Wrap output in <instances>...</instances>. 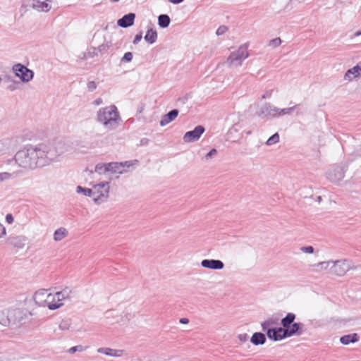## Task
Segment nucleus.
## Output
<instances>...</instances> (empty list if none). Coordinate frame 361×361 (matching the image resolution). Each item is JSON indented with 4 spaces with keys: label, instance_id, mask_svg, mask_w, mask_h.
Wrapping results in <instances>:
<instances>
[{
    "label": "nucleus",
    "instance_id": "nucleus-1",
    "mask_svg": "<svg viewBox=\"0 0 361 361\" xmlns=\"http://www.w3.org/2000/svg\"><path fill=\"white\" fill-rule=\"evenodd\" d=\"M39 159V167L49 164L67 151V146L63 140L35 145Z\"/></svg>",
    "mask_w": 361,
    "mask_h": 361
},
{
    "label": "nucleus",
    "instance_id": "nucleus-2",
    "mask_svg": "<svg viewBox=\"0 0 361 361\" xmlns=\"http://www.w3.org/2000/svg\"><path fill=\"white\" fill-rule=\"evenodd\" d=\"M312 267L318 268L319 270L329 271L330 274L339 277L345 276L350 270L357 269L355 263L349 259L320 262Z\"/></svg>",
    "mask_w": 361,
    "mask_h": 361
},
{
    "label": "nucleus",
    "instance_id": "nucleus-3",
    "mask_svg": "<svg viewBox=\"0 0 361 361\" xmlns=\"http://www.w3.org/2000/svg\"><path fill=\"white\" fill-rule=\"evenodd\" d=\"M97 121L101 123L104 128L113 130L118 127L121 118L117 107L114 104H111L100 108L97 111Z\"/></svg>",
    "mask_w": 361,
    "mask_h": 361
},
{
    "label": "nucleus",
    "instance_id": "nucleus-4",
    "mask_svg": "<svg viewBox=\"0 0 361 361\" xmlns=\"http://www.w3.org/2000/svg\"><path fill=\"white\" fill-rule=\"evenodd\" d=\"M26 313L19 308L0 311V324L11 329H18L25 323Z\"/></svg>",
    "mask_w": 361,
    "mask_h": 361
},
{
    "label": "nucleus",
    "instance_id": "nucleus-5",
    "mask_svg": "<svg viewBox=\"0 0 361 361\" xmlns=\"http://www.w3.org/2000/svg\"><path fill=\"white\" fill-rule=\"evenodd\" d=\"M295 317L296 316L294 313L289 312L281 322L282 326L286 328V331H284L283 334L288 335L289 337L295 335L300 336L303 333L302 330L303 324L294 322Z\"/></svg>",
    "mask_w": 361,
    "mask_h": 361
},
{
    "label": "nucleus",
    "instance_id": "nucleus-6",
    "mask_svg": "<svg viewBox=\"0 0 361 361\" xmlns=\"http://www.w3.org/2000/svg\"><path fill=\"white\" fill-rule=\"evenodd\" d=\"M93 197L92 200L96 204H101L107 201L109 192L110 183L108 181L101 182L92 185Z\"/></svg>",
    "mask_w": 361,
    "mask_h": 361
},
{
    "label": "nucleus",
    "instance_id": "nucleus-7",
    "mask_svg": "<svg viewBox=\"0 0 361 361\" xmlns=\"http://www.w3.org/2000/svg\"><path fill=\"white\" fill-rule=\"evenodd\" d=\"M249 56L247 45H241L238 50L231 53L226 59V63L228 67H238L243 63V61Z\"/></svg>",
    "mask_w": 361,
    "mask_h": 361
},
{
    "label": "nucleus",
    "instance_id": "nucleus-8",
    "mask_svg": "<svg viewBox=\"0 0 361 361\" xmlns=\"http://www.w3.org/2000/svg\"><path fill=\"white\" fill-rule=\"evenodd\" d=\"M14 159L20 167L30 169H34L28 145H26L23 149L19 150L15 154Z\"/></svg>",
    "mask_w": 361,
    "mask_h": 361
},
{
    "label": "nucleus",
    "instance_id": "nucleus-9",
    "mask_svg": "<svg viewBox=\"0 0 361 361\" xmlns=\"http://www.w3.org/2000/svg\"><path fill=\"white\" fill-rule=\"evenodd\" d=\"M12 70L23 82H30L34 77V72L21 63L13 65Z\"/></svg>",
    "mask_w": 361,
    "mask_h": 361
},
{
    "label": "nucleus",
    "instance_id": "nucleus-10",
    "mask_svg": "<svg viewBox=\"0 0 361 361\" xmlns=\"http://www.w3.org/2000/svg\"><path fill=\"white\" fill-rule=\"evenodd\" d=\"M258 116L268 118H279V108L271 103H265L260 107Z\"/></svg>",
    "mask_w": 361,
    "mask_h": 361
},
{
    "label": "nucleus",
    "instance_id": "nucleus-11",
    "mask_svg": "<svg viewBox=\"0 0 361 361\" xmlns=\"http://www.w3.org/2000/svg\"><path fill=\"white\" fill-rule=\"evenodd\" d=\"M204 131L205 129L202 126H197L192 130L188 131L184 134L183 141L187 143L197 141Z\"/></svg>",
    "mask_w": 361,
    "mask_h": 361
},
{
    "label": "nucleus",
    "instance_id": "nucleus-12",
    "mask_svg": "<svg viewBox=\"0 0 361 361\" xmlns=\"http://www.w3.org/2000/svg\"><path fill=\"white\" fill-rule=\"evenodd\" d=\"M132 161H124V162H109L107 163V168L109 169V172L111 173H119L122 174L126 172V170L124 169L125 167L129 168L133 165Z\"/></svg>",
    "mask_w": 361,
    "mask_h": 361
},
{
    "label": "nucleus",
    "instance_id": "nucleus-13",
    "mask_svg": "<svg viewBox=\"0 0 361 361\" xmlns=\"http://www.w3.org/2000/svg\"><path fill=\"white\" fill-rule=\"evenodd\" d=\"M56 297L58 301H61L63 304L66 301L72 300L75 295V290L71 287H65L61 290L57 291Z\"/></svg>",
    "mask_w": 361,
    "mask_h": 361
},
{
    "label": "nucleus",
    "instance_id": "nucleus-14",
    "mask_svg": "<svg viewBox=\"0 0 361 361\" xmlns=\"http://www.w3.org/2000/svg\"><path fill=\"white\" fill-rule=\"evenodd\" d=\"M284 331H286V328L283 326L271 329V330H268V332H267V336L270 340L274 341H281L286 338H289L288 335L283 334Z\"/></svg>",
    "mask_w": 361,
    "mask_h": 361
},
{
    "label": "nucleus",
    "instance_id": "nucleus-15",
    "mask_svg": "<svg viewBox=\"0 0 361 361\" xmlns=\"http://www.w3.org/2000/svg\"><path fill=\"white\" fill-rule=\"evenodd\" d=\"M361 76V61L353 66V68L348 69L343 76V80L347 82H352L353 80H355Z\"/></svg>",
    "mask_w": 361,
    "mask_h": 361
},
{
    "label": "nucleus",
    "instance_id": "nucleus-16",
    "mask_svg": "<svg viewBox=\"0 0 361 361\" xmlns=\"http://www.w3.org/2000/svg\"><path fill=\"white\" fill-rule=\"evenodd\" d=\"M201 266L204 268L221 270L224 267V264L219 259H205L202 260Z\"/></svg>",
    "mask_w": 361,
    "mask_h": 361
},
{
    "label": "nucleus",
    "instance_id": "nucleus-17",
    "mask_svg": "<svg viewBox=\"0 0 361 361\" xmlns=\"http://www.w3.org/2000/svg\"><path fill=\"white\" fill-rule=\"evenodd\" d=\"M52 0H32V7L41 12H48L51 8Z\"/></svg>",
    "mask_w": 361,
    "mask_h": 361
},
{
    "label": "nucleus",
    "instance_id": "nucleus-18",
    "mask_svg": "<svg viewBox=\"0 0 361 361\" xmlns=\"http://www.w3.org/2000/svg\"><path fill=\"white\" fill-rule=\"evenodd\" d=\"M49 293L47 290H39L35 293L34 300L36 304L42 307H47V299Z\"/></svg>",
    "mask_w": 361,
    "mask_h": 361
},
{
    "label": "nucleus",
    "instance_id": "nucleus-19",
    "mask_svg": "<svg viewBox=\"0 0 361 361\" xmlns=\"http://www.w3.org/2000/svg\"><path fill=\"white\" fill-rule=\"evenodd\" d=\"M135 15L133 13H130L123 16L121 18L118 20L117 24L119 27L126 28L133 25Z\"/></svg>",
    "mask_w": 361,
    "mask_h": 361
},
{
    "label": "nucleus",
    "instance_id": "nucleus-20",
    "mask_svg": "<svg viewBox=\"0 0 361 361\" xmlns=\"http://www.w3.org/2000/svg\"><path fill=\"white\" fill-rule=\"evenodd\" d=\"M344 178V171L342 168L336 166L328 173V178L332 182L340 181Z\"/></svg>",
    "mask_w": 361,
    "mask_h": 361
},
{
    "label": "nucleus",
    "instance_id": "nucleus-21",
    "mask_svg": "<svg viewBox=\"0 0 361 361\" xmlns=\"http://www.w3.org/2000/svg\"><path fill=\"white\" fill-rule=\"evenodd\" d=\"M56 293H49L47 299V307L49 310H56L63 305V303L61 301H58L57 298L56 297Z\"/></svg>",
    "mask_w": 361,
    "mask_h": 361
},
{
    "label": "nucleus",
    "instance_id": "nucleus-22",
    "mask_svg": "<svg viewBox=\"0 0 361 361\" xmlns=\"http://www.w3.org/2000/svg\"><path fill=\"white\" fill-rule=\"evenodd\" d=\"M26 238L23 235L10 236L7 239V243L17 248H23L25 246Z\"/></svg>",
    "mask_w": 361,
    "mask_h": 361
},
{
    "label": "nucleus",
    "instance_id": "nucleus-23",
    "mask_svg": "<svg viewBox=\"0 0 361 361\" xmlns=\"http://www.w3.org/2000/svg\"><path fill=\"white\" fill-rule=\"evenodd\" d=\"M178 114L179 111L178 109H173L161 117L159 123L160 126L163 127L173 121L177 118Z\"/></svg>",
    "mask_w": 361,
    "mask_h": 361
},
{
    "label": "nucleus",
    "instance_id": "nucleus-24",
    "mask_svg": "<svg viewBox=\"0 0 361 361\" xmlns=\"http://www.w3.org/2000/svg\"><path fill=\"white\" fill-rule=\"evenodd\" d=\"M97 352L111 357H121L123 354V350H115L109 348H99L97 349Z\"/></svg>",
    "mask_w": 361,
    "mask_h": 361
},
{
    "label": "nucleus",
    "instance_id": "nucleus-25",
    "mask_svg": "<svg viewBox=\"0 0 361 361\" xmlns=\"http://www.w3.org/2000/svg\"><path fill=\"white\" fill-rule=\"evenodd\" d=\"M279 318L271 317L261 323L262 329L263 331L268 332L271 330V327L279 324Z\"/></svg>",
    "mask_w": 361,
    "mask_h": 361
},
{
    "label": "nucleus",
    "instance_id": "nucleus-26",
    "mask_svg": "<svg viewBox=\"0 0 361 361\" xmlns=\"http://www.w3.org/2000/svg\"><path fill=\"white\" fill-rule=\"evenodd\" d=\"M250 341L255 345H263L266 342V336L261 332H256L253 334Z\"/></svg>",
    "mask_w": 361,
    "mask_h": 361
},
{
    "label": "nucleus",
    "instance_id": "nucleus-27",
    "mask_svg": "<svg viewBox=\"0 0 361 361\" xmlns=\"http://www.w3.org/2000/svg\"><path fill=\"white\" fill-rule=\"evenodd\" d=\"M359 339V337L357 334H350L348 335L343 336L340 338V342L343 345H348L350 343H354L357 342Z\"/></svg>",
    "mask_w": 361,
    "mask_h": 361
},
{
    "label": "nucleus",
    "instance_id": "nucleus-28",
    "mask_svg": "<svg viewBox=\"0 0 361 361\" xmlns=\"http://www.w3.org/2000/svg\"><path fill=\"white\" fill-rule=\"evenodd\" d=\"M144 39L147 43L150 44L155 43L157 39V31L152 27L148 28Z\"/></svg>",
    "mask_w": 361,
    "mask_h": 361
},
{
    "label": "nucleus",
    "instance_id": "nucleus-29",
    "mask_svg": "<svg viewBox=\"0 0 361 361\" xmlns=\"http://www.w3.org/2000/svg\"><path fill=\"white\" fill-rule=\"evenodd\" d=\"M28 147L30 156L32 157V161L33 162L32 164L34 169L36 167H39V159L37 149H35V145H29Z\"/></svg>",
    "mask_w": 361,
    "mask_h": 361
},
{
    "label": "nucleus",
    "instance_id": "nucleus-30",
    "mask_svg": "<svg viewBox=\"0 0 361 361\" xmlns=\"http://www.w3.org/2000/svg\"><path fill=\"white\" fill-rule=\"evenodd\" d=\"M68 231L64 227H61L56 229L54 233V239L55 241H61L68 235Z\"/></svg>",
    "mask_w": 361,
    "mask_h": 361
},
{
    "label": "nucleus",
    "instance_id": "nucleus-31",
    "mask_svg": "<svg viewBox=\"0 0 361 361\" xmlns=\"http://www.w3.org/2000/svg\"><path fill=\"white\" fill-rule=\"evenodd\" d=\"M171 22L169 16L166 14H161L158 17V25L161 28L169 27Z\"/></svg>",
    "mask_w": 361,
    "mask_h": 361
},
{
    "label": "nucleus",
    "instance_id": "nucleus-32",
    "mask_svg": "<svg viewBox=\"0 0 361 361\" xmlns=\"http://www.w3.org/2000/svg\"><path fill=\"white\" fill-rule=\"evenodd\" d=\"M76 192L77 193H82L83 195L86 197H93V191L92 188H83L80 185L77 186L76 188Z\"/></svg>",
    "mask_w": 361,
    "mask_h": 361
},
{
    "label": "nucleus",
    "instance_id": "nucleus-33",
    "mask_svg": "<svg viewBox=\"0 0 361 361\" xmlns=\"http://www.w3.org/2000/svg\"><path fill=\"white\" fill-rule=\"evenodd\" d=\"M94 170H95V172H97L99 174L106 173L109 172V169L107 168V163L106 164H104V163L97 164L95 166Z\"/></svg>",
    "mask_w": 361,
    "mask_h": 361
},
{
    "label": "nucleus",
    "instance_id": "nucleus-34",
    "mask_svg": "<svg viewBox=\"0 0 361 361\" xmlns=\"http://www.w3.org/2000/svg\"><path fill=\"white\" fill-rule=\"evenodd\" d=\"M298 105H295L292 107L280 109L279 108V118L283 116L284 115H288L291 113L292 111L295 109Z\"/></svg>",
    "mask_w": 361,
    "mask_h": 361
},
{
    "label": "nucleus",
    "instance_id": "nucleus-35",
    "mask_svg": "<svg viewBox=\"0 0 361 361\" xmlns=\"http://www.w3.org/2000/svg\"><path fill=\"white\" fill-rule=\"evenodd\" d=\"M279 142V135L278 133H274L271 135L266 142V145L268 146L278 143Z\"/></svg>",
    "mask_w": 361,
    "mask_h": 361
},
{
    "label": "nucleus",
    "instance_id": "nucleus-36",
    "mask_svg": "<svg viewBox=\"0 0 361 361\" xmlns=\"http://www.w3.org/2000/svg\"><path fill=\"white\" fill-rule=\"evenodd\" d=\"M71 322L70 319H63L59 324V329L62 331L68 330L71 327Z\"/></svg>",
    "mask_w": 361,
    "mask_h": 361
},
{
    "label": "nucleus",
    "instance_id": "nucleus-37",
    "mask_svg": "<svg viewBox=\"0 0 361 361\" xmlns=\"http://www.w3.org/2000/svg\"><path fill=\"white\" fill-rule=\"evenodd\" d=\"M13 178V173L8 172L0 173V183L6 182Z\"/></svg>",
    "mask_w": 361,
    "mask_h": 361
},
{
    "label": "nucleus",
    "instance_id": "nucleus-38",
    "mask_svg": "<svg viewBox=\"0 0 361 361\" xmlns=\"http://www.w3.org/2000/svg\"><path fill=\"white\" fill-rule=\"evenodd\" d=\"M11 152L12 149L9 145H3L1 147H0V155L11 154Z\"/></svg>",
    "mask_w": 361,
    "mask_h": 361
},
{
    "label": "nucleus",
    "instance_id": "nucleus-39",
    "mask_svg": "<svg viewBox=\"0 0 361 361\" xmlns=\"http://www.w3.org/2000/svg\"><path fill=\"white\" fill-rule=\"evenodd\" d=\"M87 347H84L82 345H75V346H73V347H71L69 350H68V352L70 353H74L75 352H82L84 351L85 350L87 349Z\"/></svg>",
    "mask_w": 361,
    "mask_h": 361
},
{
    "label": "nucleus",
    "instance_id": "nucleus-40",
    "mask_svg": "<svg viewBox=\"0 0 361 361\" xmlns=\"http://www.w3.org/2000/svg\"><path fill=\"white\" fill-rule=\"evenodd\" d=\"M281 42H282V41H281V38L276 37L275 39L270 40L269 42V45L273 48H276V47H278L279 46H280Z\"/></svg>",
    "mask_w": 361,
    "mask_h": 361
},
{
    "label": "nucleus",
    "instance_id": "nucleus-41",
    "mask_svg": "<svg viewBox=\"0 0 361 361\" xmlns=\"http://www.w3.org/2000/svg\"><path fill=\"white\" fill-rule=\"evenodd\" d=\"M133 59V54L130 51L124 54L121 59V62H130Z\"/></svg>",
    "mask_w": 361,
    "mask_h": 361
},
{
    "label": "nucleus",
    "instance_id": "nucleus-42",
    "mask_svg": "<svg viewBox=\"0 0 361 361\" xmlns=\"http://www.w3.org/2000/svg\"><path fill=\"white\" fill-rule=\"evenodd\" d=\"M300 251L306 254H312L314 252V249L312 246H303L300 247Z\"/></svg>",
    "mask_w": 361,
    "mask_h": 361
},
{
    "label": "nucleus",
    "instance_id": "nucleus-43",
    "mask_svg": "<svg viewBox=\"0 0 361 361\" xmlns=\"http://www.w3.org/2000/svg\"><path fill=\"white\" fill-rule=\"evenodd\" d=\"M228 30V27L225 25H221L216 30V34L218 36L222 35L226 33Z\"/></svg>",
    "mask_w": 361,
    "mask_h": 361
},
{
    "label": "nucleus",
    "instance_id": "nucleus-44",
    "mask_svg": "<svg viewBox=\"0 0 361 361\" xmlns=\"http://www.w3.org/2000/svg\"><path fill=\"white\" fill-rule=\"evenodd\" d=\"M87 89L90 92H93L97 89V83L94 81H90L87 85Z\"/></svg>",
    "mask_w": 361,
    "mask_h": 361
},
{
    "label": "nucleus",
    "instance_id": "nucleus-45",
    "mask_svg": "<svg viewBox=\"0 0 361 361\" xmlns=\"http://www.w3.org/2000/svg\"><path fill=\"white\" fill-rule=\"evenodd\" d=\"M217 150L215 148L212 149L206 155V159H212L214 156L216 155Z\"/></svg>",
    "mask_w": 361,
    "mask_h": 361
},
{
    "label": "nucleus",
    "instance_id": "nucleus-46",
    "mask_svg": "<svg viewBox=\"0 0 361 361\" xmlns=\"http://www.w3.org/2000/svg\"><path fill=\"white\" fill-rule=\"evenodd\" d=\"M272 93H273V90H267L262 95V99H269L271 98V95H272Z\"/></svg>",
    "mask_w": 361,
    "mask_h": 361
},
{
    "label": "nucleus",
    "instance_id": "nucleus-47",
    "mask_svg": "<svg viewBox=\"0 0 361 361\" xmlns=\"http://www.w3.org/2000/svg\"><path fill=\"white\" fill-rule=\"evenodd\" d=\"M142 38V32L137 34L133 39V44H137L138 42H140L141 41Z\"/></svg>",
    "mask_w": 361,
    "mask_h": 361
},
{
    "label": "nucleus",
    "instance_id": "nucleus-48",
    "mask_svg": "<svg viewBox=\"0 0 361 361\" xmlns=\"http://www.w3.org/2000/svg\"><path fill=\"white\" fill-rule=\"evenodd\" d=\"M6 221L8 224H12L14 221V219H13V216L11 214H7L6 216Z\"/></svg>",
    "mask_w": 361,
    "mask_h": 361
},
{
    "label": "nucleus",
    "instance_id": "nucleus-49",
    "mask_svg": "<svg viewBox=\"0 0 361 361\" xmlns=\"http://www.w3.org/2000/svg\"><path fill=\"white\" fill-rule=\"evenodd\" d=\"M238 339L242 342H245L248 339V335L247 334H240L238 336Z\"/></svg>",
    "mask_w": 361,
    "mask_h": 361
},
{
    "label": "nucleus",
    "instance_id": "nucleus-50",
    "mask_svg": "<svg viewBox=\"0 0 361 361\" xmlns=\"http://www.w3.org/2000/svg\"><path fill=\"white\" fill-rule=\"evenodd\" d=\"M6 234L4 226L0 224V238L4 237Z\"/></svg>",
    "mask_w": 361,
    "mask_h": 361
},
{
    "label": "nucleus",
    "instance_id": "nucleus-51",
    "mask_svg": "<svg viewBox=\"0 0 361 361\" xmlns=\"http://www.w3.org/2000/svg\"><path fill=\"white\" fill-rule=\"evenodd\" d=\"M103 104V99L102 98H97L93 101L92 104L94 106H99Z\"/></svg>",
    "mask_w": 361,
    "mask_h": 361
},
{
    "label": "nucleus",
    "instance_id": "nucleus-52",
    "mask_svg": "<svg viewBox=\"0 0 361 361\" xmlns=\"http://www.w3.org/2000/svg\"><path fill=\"white\" fill-rule=\"evenodd\" d=\"M180 323L181 324H188L189 323V319L188 318H181L180 319Z\"/></svg>",
    "mask_w": 361,
    "mask_h": 361
},
{
    "label": "nucleus",
    "instance_id": "nucleus-53",
    "mask_svg": "<svg viewBox=\"0 0 361 361\" xmlns=\"http://www.w3.org/2000/svg\"><path fill=\"white\" fill-rule=\"evenodd\" d=\"M169 2L173 4H179L182 3L184 0H168Z\"/></svg>",
    "mask_w": 361,
    "mask_h": 361
},
{
    "label": "nucleus",
    "instance_id": "nucleus-54",
    "mask_svg": "<svg viewBox=\"0 0 361 361\" xmlns=\"http://www.w3.org/2000/svg\"><path fill=\"white\" fill-rule=\"evenodd\" d=\"M361 35V30H359L356 32L354 33L353 35V37H358V36H360Z\"/></svg>",
    "mask_w": 361,
    "mask_h": 361
},
{
    "label": "nucleus",
    "instance_id": "nucleus-55",
    "mask_svg": "<svg viewBox=\"0 0 361 361\" xmlns=\"http://www.w3.org/2000/svg\"><path fill=\"white\" fill-rule=\"evenodd\" d=\"M148 142V140L147 139H143L141 140V142L145 144V143H147Z\"/></svg>",
    "mask_w": 361,
    "mask_h": 361
},
{
    "label": "nucleus",
    "instance_id": "nucleus-56",
    "mask_svg": "<svg viewBox=\"0 0 361 361\" xmlns=\"http://www.w3.org/2000/svg\"><path fill=\"white\" fill-rule=\"evenodd\" d=\"M111 2H118L119 0H110Z\"/></svg>",
    "mask_w": 361,
    "mask_h": 361
}]
</instances>
